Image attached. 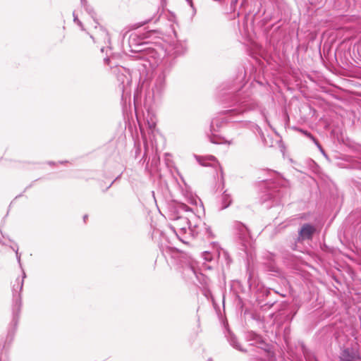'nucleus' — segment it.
Wrapping results in <instances>:
<instances>
[{
	"instance_id": "obj_1",
	"label": "nucleus",
	"mask_w": 361,
	"mask_h": 361,
	"mask_svg": "<svg viewBox=\"0 0 361 361\" xmlns=\"http://www.w3.org/2000/svg\"><path fill=\"white\" fill-rule=\"evenodd\" d=\"M180 209L188 212L187 216H178L173 218L171 228L182 242L187 243L186 239L197 235L203 228H207L200 217L188 206L181 204Z\"/></svg>"
},
{
	"instance_id": "obj_2",
	"label": "nucleus",
	"mask_w": 361,
	"mask_h": 361,
	"mask_svg": "<svg viewBox=\"0 0 361 361\" xmlns=\"http://www.w3.org/2000/svg\"><path fill=\"white\" fill-rule=\"evenodd\" d=\"M166 75L167 71L163 67H159L155 71L152 86V94L154 98H159L164 93L166 87Z\"/></svg>"
},
{
	"instance_id": "obj_3",
	"label": "nucleus",
	"mask_w": 361,
	"mask_h": 361,
	"mask_svg": "<svg viewBox=\"0 0 361 361\" xmlns=\"http://www.w3.org/2000/svg\"><path fill=\"white\" fill-rule=\"evenodd\" d=\"M238 238L246 250L252 245V239L247 227L243 224H238L237 227Z\"/></svg>"
},
{
	"instance_id": "obj_4",
	"label": "nucleus",
	"mask_w": 361,
	"mask_h": 361,
	"mask_svg": "<svg viewBox=\"0 0 361 361\" xmlns=\"http://www.w3.org/2000/svg\"><path fill=\"white\" fill-rule=\"evenodd\" d=\"M234 105L235 107L231 109L229 111L230 113L241 114L248 109L253 108L252 105L250 102V100L247 99H243L235 98Z\"/></svg>"
},
{
	"instance_id": "obj_5",
	"label": "nucleus",
	"mask_w": 361,
	"mask_h": 361,
	"mask_svg": "<svg viewBox=\"0 0 361 361\" xmlns=\"http://www.w3.org/2000/svg\"><path fill=\"white\" fill-rule=\"evenodd\" d=\"M315 232L314 226L305 224H304L298 232V241H304L306 240H310L312 238L314 233Z\"/></svg>"
},
{
	"instance_id": "obj_6",
	"label": "nucleus",
	"mask_w": 361,
	"mask_h": 361,
	"mask_svg": "<svg viewBox=\"0 0 361 361\" xmlns=\"http://www.w3.org/2000/svg\"><path fill=\"white\" fill-rule=\"evenodd\" d=\"M25 278V273L23 272V278L22 279H18L16 281V283L13 286V300L15 301V306L19 309L20 305V298L19 295V293L22 290L23 286V280Z\"/></svg>"
},
{
	"instance_id": "obj_7",
	"label": "nucleus",
	"mask_w": 361,
	"mask_h": 361,
	"mask_svg": "<svg viewBox=\"0 0 361 361\" xmlns=\"http://www.w3.org/2000/svg\"><path fill=\"white\" fill-rule=\"evenodd\" d=\"M196 159L202 166H211L212 167H216L219 165L215 157L212 155L206 157L196 156Z\"/></svg>"
},
{
	"instance_id": "obj_8",
	"label": "nucleus",
	"mask_w": 361,
	"mask_h": 361,
	"mask_svg": "<svg viewBox=\"0 0 361 361\" xmlns=\"http://www.w3.org/2000/svg\"><path fill=\"white\" fill-rule=\"evenodd\" d=\"M92 38L95 42H103L104 44H109L110 42L108 32L102 27L97 30L94 36H92Z\"/></svg>"
},
{
	"instance_id": "obj_9",
	"label": "nucleus",
	"mask_w": 361,
	"mask_h": 361,
	"mask_svg": "<svg viewBox=\"0 0 361 361\" xmlns=\"http://www.w3.org/2000/svg\"><path fill=\"white\" fill-rule=\"evenodd\" d=\"M146 123L148 126L149 130L153 133L157 125V118L155 115L149 111H147V115L145 117Z\"/></svg>"
},
{
	"instance_id": "obj_10",
	"label": "nucleus",
	"mask_w": 361,
	"mask_h": 361,
	"mask_svg": "<svg viewBox=\"0 0 361 361\" xmlns=\"http://www.w3.org/2000/svg\"><path fill=\"white\" fill-rule=\"evenodd\" d=\"M221 209L227 208L231 204L232 199L231 197V195L229 194H228L226 192V191H225L222 194L221 198Z\"/></svg>"
},
{
	"instance_id": "obj_11",
	"label": "nucleus",
	"mask_w": 361,
	"mask_h": 361,
	"mask_svg": "<svg viewBox=\"0 0 361 361\" xmlns=\"http://www.w3.org/2000/svg\"><path fill=\"white\" fill-rule=\"evenodd\" d=\"M300 132H302L305 135H306L307 137L311 139L314 142V143L317 145V147L320 150V152L324 154V152L321 145L319 143V142L315 139V137L311 133H308L307 131L303 130H300Z\"/></svg>"
},
{
	"instance_id": "obj_12",
	"label": "nucleus",
	"mask_w": 361,
	"mask_h": 361,
	"mask_svg": "<svg viewBox=\"0 0 361 361\" xmlns=\"http://www.w3.org/2000/svg\"><path fill=\"white\" fill-rule=\"evenodd\" d=\"M231 344L236 349L239 350H243L242 348H240L239 345L238 344L237 341H235V338H231Z\"/></svg>"
},
{
	"instance_id": "obj_13",
	"label": "nucleus",
	"mask_w": 361,
	"mask_h": 361,
	"mask_svg": "<svg viewBox=\"0 0 361 361\" xmlns=\"http://www.w3.org/2000/svg\"><path fill=\"white\" fill-rule=\"evenodd\" d=\"M203 257H204V259L206 261H211L212 259V255L209 252H204L203 253Z\"/></svg>"
},
{
	"instance_id": "obj_14",
	"label": "nucleus",
	"mask_w": 361,
	"mask_h": 361,
	"mask_svg": "<svg viewBox=\"0 0 361 361\" xmlns=\"http://www.w3.org/2000/svg\"><path fill=\"white\" fill-rule=\"evenodd\" d=\"M16 257H17V259H18V262L20 264V266L21 267V264H20V255L18 254V250L16 251Z\"/></svg>"
},
{
	"instance_id": "obj_15",
	"label": "nucleus",
	"mask_w": 361,
	"mask_h": 361,
	"mask_svg": "<svg viewBox=\"0 0 361 361\" xmlns=\"http://www.w3.org/2000/svg\"><path fill=\"white\" fill-rule=\"evenodd\" d=\"M74 21L82 27V23L78 19L76 16H74Z\"/></svg>"
},
{
	"instance_id": "obj_16",
	"label": "nucleus",
	"mask_w": 361,
	"mask_h": 361,
	"mask_svg": "<svg viewBox=\"0 0 361 361\" xmlns=\"http://www.w3.org/2000/svg\"><path fill=\"white\" fill-rule=\"evenodd\" d=\"M176 51H175V53L177 54V55H180L181 54H183L184 51H180L179 50L178 48H176Z\"/></svg>"
},
{
	"instance_id": "obj_17",
	"label": "nucleus",
	"mask_w": 361,
	"mask_h": 361,
	"mask_svg": "<svg viewBox=\"0 0 361 361\" xmlns=\"http://www.w3.org/2000/svg\"><path fill=\"white\" fill-rule=\"evenodd\" d=\"M81 3L82 5H85L87 4V1L86 0H81Z\"/></svg>"
},
{
	"instance_id": "obj_18",
	"label": "nucleus",
	"mask_w": 361,
	"mask_h": 361,
	"mask_svg": "<svg viewBox=\"0 0 361 361\" xmlns=\"http://www.w3.org/2000/svg\"><path fill=\"white\" fill-rule=\"evenodd\" d=\"M109 61V59L108 58L104 59V61H105L106 63H107Z\"/></svg>"
},
{
	"instance_id": "obj_19",
	"label": "nucleus",
	"mask_w": 361,
	"mask_h": 361,
	"mask_svg": "<svg viewBox=\"0 0 361 361\" xmlns=\"http://www.w3.org/2000/svg\"><path fill=\"white\" fill-rule=\"evenodd\" d=\"M191 271L193 272L194 274H195V271H194L193 268H191Z\"/></svg>"
},
{
	"instance_id": "obj_20",
	"label": "nucleus",
	"mask_w": 361,
	"mask_h": 361,
	"mask_svg": "<svg viewBox=\"0 0 361 361\" xmlns=\"http://www.w3.org/2000/svg\"><path fill=\"white\" fill-rule=\"evenodd\" d=\"M192 202H194L195 204H197V200H194L192 201Z\"/></svg>"
},
{
	"instance_id": "obj_21",
	"label": "nucleus",
	"mask_w": 361,
	"mask_h": 361,
	"mask_svg": "<svg viewBox=\"0 0 361 361\" xmlns=\"http://www.w3.org/2000/svg\"><path fill=\"white\" fill-rule=\"evenodd\" d=\"M256 337L257 341L260 339V337H258L257 336H256Z\"/></svg>"
},
{
	"instance_id": "obj_22",
	"label": "nucleus",
	"mask_w": 361,
	"mask_h": 361,
	"mask_svg": "<svg viewBox=\"0 0 361 361\" xmlns=\"http://www.w3.org/2000/svg\"><path fill=\"white\" fill-rule=\"evenodd\" d=\"M87 216L86 215L84 216V220H85V219H87Z\"/></svg>"
},
{
	"instance_id": "obj_23",
	"label": "nucleus",
	"mask_w": 361,
	"mask_h": 361,
	"mask_svg": "<svg viewBox=\"0 0 361 361\" xmlns=\"http://www.w3.org/2000/svg\"><path fill=\"white\" fill-rule=\"evenodd\" d=\"M208 361H212V359H209Z\"/></svg>"
}]
</instances>
